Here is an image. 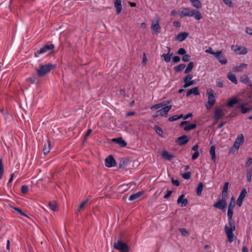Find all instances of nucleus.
<instances>
[{"label":"nucleus","instance_id":"1","mask_svg":"<svg viewBox=\"0 0 252 252\" xmlns=\"http://www.w3.org/2000/svg\"><path fill=\"white\" fill-rule=\"evenodd\" d=\"M178 13L181 18L189 16H194L196 20H199L202 18L200 12L197 10H191L188 8H184L182 10H179Z\"/></svg>","mask_w":252,"mask_h":252},{"label":"nucleus","instance_id":"2","mask_svg":"<svg viewBox=\"0 0 252 252\" xmlns=\"http://www.w3.org/2000/svg\"><path fill=\"white\" fill-rule=\"evenodd\" d=\"M229 226L225 225L224 230L229 242L233 241L234 234L233 231L235 230V225L234 221H229Z\"/></svg>","mask_w":252,"mask_h":252},{"label":"nucleus","instance_id":"3","mask_svg":"<svg viewBox=\"0 0 252 252\" xmlns=\"http://www.w3.org/2000/svg\"><path fill=\"white\" fill-rule=\"evenodd\" d=\"M206 94L208 96V98L206 107L207 109H210L216 102L215 97V93L212 89L208 88L206 90Z\"/></svg>","mask_w":252,"mask_h":252},{"label":"nucleus","instance_id":"4","mask_svg":"<svg viewBox=\"0 0 252 252\" xmlns=\"http://www.w3.org/2000/svg\"><path fill=\"white\" fill-rule=\"evenodd\" d=\"M54 67V65L51 63L45 65H41L38 69H37V73L39 77H42L49 72L50 70Z\"/></svg>","mask_w":252,"mask_h":252},{"label":"nucleus","instance_id":"5","mask_svg":"<svg viewBox=\"0 0 252 252\" xmlns=\"http://www.w3.org/2000/svg\"><path fill=\"white\" fill-rule=\"evenodd\" d=\"M114 248L122 252H128L129 251L127 244L121 240L114 243Z\"/></svg>","mask_w":252,"mask_h":252},{"label":"nucleus","instance_id":"6","mask_svg":"<svg viewBox=\"0 0 252 252\" xmlns=\"http://www.w3.org/2000/svg\"><path fill=\"white\" fill-rule=\"evenodd\" d=\"M54 45L51 44L50 45H45L40 50L37 51L34 53L35 57H37L38 55L49 52L54 48Z\"/></svg>","mask_w":252,"mask_h":252},{"label":"nucleus","instance_id":"7","mask_svg":"<svg viewBox=\"0 0 252 252\" xmlns=\"http://www.w3.org/2000/svg\"><path fill=\"white\" fill-rule=\"evenodd\" d=\"M226 199H222L218 200L216 203L213 205V206L216 208H218L222 211H225L226 207Z\"/></svg>","mask_w":252,"mask_h":252},{"label":"nucleus","instance_id":"8","mask_svg":"<svg viewBox=\"0 0 252 252\" xmlns=\"http://www.w3.org/2000/svg\"><path fill=\"white\" fill-rule=\"evenodd\" d=\"M105 165L106 167H111L116 166L117 163L111 155H109L105 159Z\"/></svg>","mask_w":252,"mask_h":252},{"label":"nucleus","instance_id":"9","mask_svg":"<svg viewBox=\"0 0 252 252\" xmlns=\"http://www.w3.org/2000/svg\"><path fill=\"white\" fill-rule=\"evenodd\" d=\"M172 105H168L163 107L162 108L158 110L156 112L157 116H164L167 115L169 111L171 109Z\"/></svg>","mask_w":252,"mask_h":252},{"label":"nucleus","instance_id":"10","mask_svg":"<svg viewBox=\"0 0 252 252\" xmlns=\"http://www.w3.org/2000/svg\"><path fill=\"white\" fill-rule=\"evenodd\" d=\"M215 57L218 61L222 64H225L227 63V60L225 57L222 55L221 51H218L215 53Z\"/></svg>","mask_w":252,"mask_h":252},{"label":"nucleus","instance_id":"11","mask_svg":"<svg viewBox=\"0 0 252 252\" xmlns=\"http://www.w3.org/2000/svg\"><path fill=\"white\" fill-rule=\"evenodd\" d=\"M224 116L223 110L220 108H217L215 111L214 118L216 121H219L221 117Z\"/></svg>","mask_w":252,"mask_h":252},{"label":"nucleus","instance_id":"12","mask_svg":"<svg viewBox=\"0 0 252 252\" xmlns=\"http://www.w3.org/2000/svg\"><path fill=\"white\" fill-rule=\"evenodd\" d=\"M114 5L116 9L117 13H120L122 10V0H114Z\"/></svg>","mask_w":252,"mask_h":252},{"label":"nucleus","instance_id":"13","mask_svg":"<svg viewBox=\"0 0 252 252\" xmlns=\"http://www.w3.org/2000/svg\"><path fill=\"white\" fill-rule=\"evenodd\" d=\"M189 141V140L187 138V135H183L179 137H178L176 140V142L180 146H182L185 145Z\"/></svg>","mask_w":252,"mask_h":252},{"label":"nucleus","instance_id":"14","mask_svg":"<svg viewBox=\"0 0 252 252\" xmlns=\"http://www.w3.org/2000/svg\"><path fill=\"white\" fill-rule=\"evenodd\" d=\"M184 194H182L178 197L177 199V204H181V207L186 206L188 203L187 199H184Z\"/></svg>","mask_w":252,"mask_h":252},{"label":"nucleus","instance_id":"15","mask_svg":"<svg viewBox=\"0 0 252 252\" xmlns=\"http://www.w3.org/2000/svg\"><path fill=\"white\" fill-rule=\"evenodd\" d=\"M112 142H115L119 144L122 147H126L127 145L126 142L122 138H113L112 139Z\"/></svg>","mask_w":252,"mask_h":252},{"label":"nucleus","instance_id":"16","mask_svg":"<svg viewBox=\"0 0 252 252\" xmlns=\"http://www.w3.org/2000/svg\"><path fill=\"white\" fill-rule=\"evenodd\" d=\"M170 48H168V53L167 54H163L161 56V57L163 58L164 61L166 63L170 62L171 58L172 55V53H170Z\"/></svg>","mask_w":252,"mask_h":252},{"label":"nucleus","instance_id":"17","mask_svg":"<svg viewBox=\"0 0 252 252\" xmlns=\"http://www.w3.org/2000/svg\"><path fill=\"white\" fill-rule=\"evenodd\" d=\"M188 33L185 32H180L176 37V40L179 41H184L188 36Z\"/></svg>","mask_w":252,"mask_h":252},{"label":"nucleus","instance_id":"18","mask_svg":"<svg viewBox=\"0 0 252 252\" xmlns=\"http://www.w3.org/2000/svg\"><path fill=\"white\" fill-rule=\"evenodd\" d=\"M238 102V98L236 97H233L231 99L229 100L227 102V105L229 108H232L235 104Z\"/></svg>","mask_w":252,"mask_h":252},{"label":"nucleus","instance_id":"19","mask_svg":"<svg viewBox=\"0 0 252 252\" xmlns=\"http://www.w3.org/2000/svg\"><path fill=\"white\" fill-rule=\"evenodd\" d=\"M191 94H193L195 95H197L199 94V92L198 91L197 87H194L191 89L189 90L187 92V96H189Z\"/></svg>","mask_w":252,"mask_h":252},{"label":"nucleus","instance_id":"20","mask_svg":"<svg viewBox=\"0 0 252 252\" xmlns=\"http://www.w3.org/2000/svg\"><path fill=\"white\" fill-rule=\"evenodd\" d=\"M240 81L244 84L252 87V84L250 83V79L247 75H243L240 78Z\"/></svg>","mask_w":252,"mask_h":252},{"label":"nucleus","instance_id":"21","mask_svg":"<svg viewBox=\"0 0 252 252\" xmlns=\"http://www.w3.org/2000/svg\"><path fill=\"white\" fill-rule=\"evenodd\" d=\"M143 192H138L132 194L130 195L129 197L128 200L129 201H133L136 200V199L139 198L143 195Z\"/></svg>","mask_w":252,"mask_h":252},{"label":"nucleus","instance_id":"22","mask_svg":"<svg viewBox=\"0 0 252 252\" xmlns=\"http://www.w3.org/2000/svg\"><path fill=\"white\" fill-rule=\"evenodd\" d=\"M216 147L214 145L212 146L210 149V154L211 156L212 160L214 162H216Z\"/></svg>","mask_w":252,"mask_h":252},{"label":"nucleus","instance_id":"23","mask_svg":"<svg viewBox=\"0 0 252 252\" xmlns=\"http://www.w3.org/2000/svg\"><path fill=\"white\" fill-rule=\"evenodd\" d=\"M51 150V142L49 141H47V144H45L43 151V153L45 155H47L48 153H49Z\"/></svg>","mask_w":252,"mask_h":252},{"label":"nucleus","instance_id":"24","mask_svg":"<svg viewBox=\"0 0 252 252\" xmlns=\"http://www.w3.org/2000/svg\"><path fill=\"white\" fill-rule=\"evenodd\" d=\"M151 29L154 32H157L160 29V26L158 21H157L155 22H152Z\"/></svg>","mask_w":252,"mask_h":252},{"label":"nucleus","instance_id":"25","mask_svg":"<svg viewBox=\"0 0 252 252\" xmlns=\"http://www.w3.org/2000/svg\"><path fill=\"white\" fill-rule=\"evenodd\" d=\"M49 206L53 211H57L58 210L57 203L55 201H50L49 202Z\"/></svg>","mask_w":252,"mask_h":252},{"label":"nucleus","instance_id":"26","mask_svg":"<svg viewBox=\"0 0 252 252\" xmlns=\"http://www.w3.org/2000/svg\"><path fill=\"white\" fill-rule=\"evenodd\" d=\"M247 66V64L245 63H241L240 65L235 66L233 70L235 72H241L242 71L243 69L245 68Z\"/></svg>","mask_w":252,"mask_h":252},{"label":"nucleus","instance_id":"27","mask_svg":"<svg viewBox=\"0 0 252 252\" xmlns=\"http://www.w3.org/2000/svg\"><path fill=\"white\" fill-rule=\"evenodd\" d=\"M194 66V63L193 62H189L188 64L187 65V66L185 70L184 73L185 74H188L189 73L192 69L193 68Z\"/></svg>","mask_w":252,"mask_h":252},{"label":"nucleus","instance_id":"28","mask_svg":"<svg viewBox=\"0 0 252 252\" xmlns=\"http://www.w3.org/2000/svg\"><path fill=\"white\" fill-rule=\"evenodd\" d=\"M165 105H166L165 101H163L160 103H158V104H155V105L152 106L151 107V109L152 110H157L162 107L164 106Z\"/></svg>","mask_w":252,"mask_h":252},{"label":"nucleus","instance_id":"29","mask_svg":"<svg viewBox=\"0 0 252 252\" xmlns=\"http://www.w3.org/2000/svg\"><path fill=\"white\" fill-rule=\"evenodd\" d=\"M227 77L228 79L233 83L235 84H237V80L235 74L232 73L228 74L227 75Z\"/></svg>","mask_w":252,"mask_h":252},{"label":"nucleus","instance_id":"30","mask_svg":"<svg viewBox=\"0 0 252 252\" xmlns=\"http://www.w3.org/2000/svg\"><path fill=\"white\" fill-rule=\"evenodd\" d=\"M162 156L163 158L168 159V160H171L173 156L171 155H170L167 151H164L162 152Z\"/></svg>","mask_w":252,"mask_h":252},{"label":"nucleus","instance_id":"31","mask_svg":"<svg viewBox=\"0 0 252 252\" xmlns=\"http://www.w3.org/2000/svg\"><path fill=\"white\" fill-rule=\"evenodd\" d=\"M192 5L196 8H200L201 7V3L199 0H191L190 1Z\"/></svg>","mask_w":252,"mask_h":252},{"label":"nucleus","instance_id":"32","mask_svg":"<svg viewBox=\"0 0 252 252\" xmlns=\"http://www.w3.org/2000/svg\"><path fill=\"white\" fill-rule=\"evenodd\" d=\"M186 65L184 63L180 64L179 65L174 66V70L177 72H179L181 71L185 67Z\"/></svg>","mask_w":252,"mask_h":252},{"label":"nucleus","instance_id":"33","mask_svg":"<svg viewBox=\"0 0 252 252\" xmlns=\"http://www.w3.org/2000/svg\"><path fill=\"white\" fill-rule=\"evenodd\" d=\"M203 188V184L202 183L200 182L199 183L198 187L196 189V193L197 195L199 196L201 194L202 190Z\"/></svg>","mask_w":252,"mask_h":252},{"label":"nucleus","instance_id":"34","mask_svg":"<svg viewBox=\"0 0 252 252\" xmlns=\"http://www.w3.org/2000/svg\"><path fill=\"white\" fill-rule=\"evenodd\" d=\"M236 141L238 142V143L242 145L244 142V137L242 134L239 135L235 139Z\"/></svg>","mask_w":252,"mask_h":252},{"label":"nucleus","instance_id":"35","mask_svg":"<svg viewBox=\"0 0 252 252\" xmlns=\"http://www.w3.org/2000/svg\"><path fill=\"white\" fill-rule=\"evenodd\" d=\"M183 117V114H181L180 115H174L172 117H170L168 119V121L170 122H173L179 119L182 118Z\"/></svg>","mask_w":252,"mask_h":252},{"label":"nucleus","instance_id":"36","mask_svg":"<svg viewBox=\"0 0 252 252\" xmlns=\"http://www.w3.org/2000/svg\"><path fill=\"white\" fill-rule=\"evenodd\" d=\"M196 127V125L195 124H191L188 126H186L184 129L185 131H189L191 129H194Z\"/></svg>","mask_w":252,"mask_h":252},{"label":"nucleus","instance_id":"37","mask_svg":"<svg viewBox=\"0 0 252 252\" xmlns=\"http://www.w3.org/2000/svg\"><path fill=\"white\" fill-rule=\"evenodd\" d=\"M233 209L228 208L227 217H228L229 221H234L233 220H232V217L233 216Z\"/></svg>","mask_w":252,"mask_h":252},{"label":"nucleus","instance_id":"38","mask_svg":"<svg viewBox=\"0 0 252 252\" xmlns=\"http://www.w3.org/2000/svg\"><path fill=\"white\" fill-rule=\"evenodd\" d=\"M247 194V191L246 189L244 188L242 189L241 192L239 196V198L244 199Z\"/></svg>","mask_w":252,"mask_h":252},{"label":"nucleus","instance_id":"39","mask_svg":"<svg viewBox=\"0 0 252 252\" xmlns=\"http://www.w3.org/2000/svg\"><path fill=\"white\" fill-rule=\"evenodd\" d=\"M195 83V81L194 80H192L190 81H188L185 82V84L183 86L184 88H188L192 85H194Z\"/></svg>","mask_w":252,"mask_h":252},{"label":"nucleus","instance_id":"40","mask_svg":"<svg viewBox=\"0 0 252 252\" xmlns=\"http://www.w3.org/2000/svg\"><path fill=\"white\" fill-rule=\"evenodd\" d=\"M252 169H251L250 170H248L247 172L246 177H247V181L249 182H250L252 180Z\"/></svg>","mask_w":252,"mask_h":252},{"label":"nucleus","instance_id":"41","mask_svg":"<svg viewBox=\"0 0 252 252\" xmlns=\"http://www.w3.org/2000/svg\"><path fill=\"white\" fill-rule=\"evenodd\" d=\"M237 108L242 109L245 105L243 100L238 99V102L237 103Z\"/></svg>","mask_w":252,"mask_h":252},{"label":"nucleus","instance_id":"42","mask_svg":"<svg viewBox=\"0 0 252 252\" xmlns=\"http://www.w3.org/2000/svg\"><path fill=\"white\" fill-rule=\"evenodd\" d=\"M191 177V173L190 172H187L182 174V177L186 180L189 179Z\"/></svg>","mask_w":252,"mask_h":252},{"label":"nucleus","instance_id":"43","mask_svg":"<svg viewBox=\"0 0 252 252\" xmlns=\"http://www.w3.org/2000/svg\"><path fill=\"white\" fill-rule=\"evenodd\" d=\"M36 79V76L33 75V76H32V77H30V78H27V79H26V81H27V82H30L31 83L33 84V83H34L35 82V81Z\"/></svg>","mask_w":252,"mask_h":252},{"label":"nucleus","instance_id":"44","mask_svg":"<svg viewBox=\"0 0 252 252\" xmlns=\"http://www.w3.org/2000/svg\"><path fill=\"white\" fill-rule=\"evenodd\" d=\"M89 201V199H87L86 200H85L84 201H83V202H82L80 205H79V208L78 209V212H80L81 209H82L83 208H84V207L85 206V205H86V204Z\"/></svg>","mask_w":252,"mask_h":252},{"label":"nucleus","instance_id":"45","mask_svg":"<svg viewBox=\"0 0 252 252\" xmlns=\"http://www.w3.org/2000/svg\"><path fill=\"white\" fill-rule=\"evenodd\" d=\"M155 129L156 132L159 135H161L162 134V133H163V131H162L161 128H160V127H159L158 126H155Z\"/></svg>","mask_w":252,"mask_h":252},{"label":"nucleus","instance_id":"46","mask_svg":"<svg viewBox=\"0 0 252 252\" xmlns=\"http://www.w3.org/2000/svg\"><path fill=\"white\" fill-rule=\"evenodd\" d=\"M190 57L189 55H184L182 57V61L184 62H187L190 60Z\"/></svg>","mask_w":252,"mask_h":252},{"label":"nucleus","instance_id":"47","mask_svg":"<svg viewBox=\"0 0 252 252\" xmlns=\"http://www.w3.org/2000/svg\"><path fill=\"white\" fill-rule=\"evenodd\" d=\"M21 191L23 193H26L28 191V187L26 185H23L21 187Z\"/></svg>","mask_w":252,"mask_h":252},{"label":"nucleus","instance_id":"48","mask_svg":"<svg viewBox=\"0 0 252 252\" xmlns=\"http://www.w3.org/2000/svg\"><path fill=\"white\" fill-rule=\"evenodd\" d=\"M177 54L181 55H184L186 54V51L184 48H181L178 50Z\"/></svg>","mask_w":252,"mask_h":252},{"label":"nucleus","instance_id":"49","mask_svg":"<svg viewBox=\"0 0 252 252\" xmlns=\"http://www.w3.org/2000/svg\"><path fill=\"white\" fill-rule=\"evenodd\" d=\"M180 232L181 233L182 235L184 236H186L188 235V232L185 228H180Z\"/></svg>","mask_w":252,"mask_h":252},{"label":"nucleus","instance_id":"50","mask_svg":"<svg viewBox=\"0 0 252 252\" xmlns=\"http://www.w3.org/2000/svg\"><path fill=\"white\" fill-rule=\"evenodd\" d=\"M13 209L19 214H21V215L28 217L26 214H25L21 210H20L19 208L13 207Z\"/></svg>","mask_w":252,"mask_h":252},{"label":"nucleus","instance_id":"51","mask_svg":"<svg viewBox=\"0 0 252 252\" xmlns=\"http://www.w3.org/2000/svg\"><path fill=\"white\" fill-rule=\"evenodd\" d=\"M192 78V75L190 74L187 75L184 78V82H186L189 81Z\"/></svg>","mask_w":252,"mask_h":252},{"label":"nucleus","instance_id":"52","mask_svg":"<svg viewBox=\"0 0 252 252\" xmlns=\"http://www.w3.org/2000/svg\"><path fill=\"white\" fill-rule=\"evenodd\" d=\"M200 153L198 151H196L192 156L191 158L192 160L196 159L199 156Z\"/></svg>","mask_w":252,"mask_h":252},{"label":"nucleus","instance_id":"53","mask_svg":"<svg viewBox=\"0 0 252 252\" xmlns=\"http://www.w3.org/2000/svg\"><path fill=\"white\" fill-rule=\"evenodd\" d=\"M180 58L179 56H174L172 58V61L174 63H179L180 61Z\"/></svg>","mask_w":252,"mask_h":252},{"label":"nucleus","instance_id":"54","mask_svg":"<svg viewBox=\"0 0 252 252\" xmlns=\"http://www.w3.org/2000/svg\"><path fill=\"white\" fill-rule=\"evenodd\" d=\"M251 109H252V108H245L243 107L241 109V112L243 114H245V113H247L248 112H249V111H250Z\"/></svg>","mask_w":252,"mask_h":252},{"label":"nucleus","instance_id":"55","mask_svg":"<svg viewBox=\"0 0 252 252\" xmlns=\"http://www.w3.org/2000/svg\"><path fill=\"white\" fill-rule=\"evenodd\" d=\"M228 186H229V183L228 182H225L224 183V185L223 188V190H222V191H223V192H226V191H228Z\"/></svg>","mask_w":252,"mask_h":252},{"label":"nucleus","instance_id":"56","mask_svg":"<svg viewBox=\"0 0 252 252\" xmlns=\"http://www.w3.org/2000/svg\"><path fill=\"white\" fill-rule=\"evenodd\" d=\"M216 85L219 88H222L223 86V83L221 80H217L216 82Z\"/></svg>","mask_w":252,"mask_h":252},{"label":"nucleus","instance_id":"57","mask_svg":"<svg viewBox=\"0 0 252 252\" xmlns=\"http://www.w3.org/2000/svg\"><path fill=\"white\" fill-rule=\"evenodd\" d=\"M252 164V158L251 157L248 158V160L246 163V166H249Z\"/></svg>","mask_w":252,"mask_h":252},{"label":"nucleus","instance_id":"58","mask_svg":"<svg viewBox=\"0 0 252 252\" xmlns=\"http://www.w3.org/2000/svg\"><path fill=\"white\" fill-rule=\"evenodd\" d=\"M205 52L211 54L212 55H214V56L215 55L216 53V52L213 51L211 48H209L208 49L206 50Z\"/></svg>","mask_w":252,"mask_h":252},{"label":"nucleus","instance_id":"59","mask_svg":"<svg viewBox=\"0 0 252 252\" xmlns=\"http://www.w3.org/2000/svg\"><path fill=\"white\" fill-rule=\"evenodd\" d=\"M225 4L229 5V6H232V2L231 0H222Z\"/></svg>","mask_w":252,"mask_h":252},{"label":"nucleus","instance_id":"60","mask_svg":"<svg viewBox=\"0 0 252 252\" xmlns=\"http://www.w3.org/2000/svg\"><path fill=\"white\" fill-rule=\"evenodd\" d=\"M243 199L238 197V198L237 200V204L239 207H241L242 206V203H243Z\"/></svg>","mask_w":252,"mask_h":252},{"label":"nucleus","instance_id":"61","mask_svg":"<svg viewBox=\"0 0 252 252\" xmlns=\"http://www.w3.org/2000/svg\"><path fill=\"white\" fill-rule=\"evenodd\" d=\"M172 183L176 186H178L180 185V183L178 180H174L173 178L172 179Z\"/></svg>","mask_w":252,"mask_h":252},{"label":"nucleus","instance_id":"62","mask_svg":"<svg viewBox=\"0 0 252 252\" xmlns=\"http://www.w3.org/2000/svg\"><path fill=\"white\" fill-rule=\"evenodd\" d=\"M172 193V191L171 190H168L167 192V193L164 196V198H169L170 195H171Z\"/></svg>","mask_w":252,"mask_h":252},{"label":"nucleus","instance_id":"63","mask_svg":"<svg viewBox=\"0 0 252 252\" xmlns=\"http://www.w3.org/2000/svg\"><path fill=\"white\" fill-rule=\"evenodd\" d=\"M240 145H240V144L238 143V142H237V141H236L235 140V142H234V144H233V148H234L235 149H237V150H238V149H239V147H240Z\"/></svg>","mask_w":252,"mask_h":252},{"label":"nucleus","instance_id":"64","mask_svg":"<svg viewBox=\"0 0 252 252\" xmlns=\"http://www.w3.org/2000/svg\"><path fill=\"white\" fill-rule=\"evenodd\" d=\"M246 32L249 34L252 35V29L249 28H246Z\"/></svg>","mask_w":252,"mask_h":252}]
</instances>
